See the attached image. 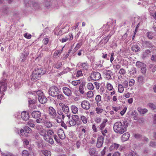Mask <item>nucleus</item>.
<instances>
[{
  "label": "nucleus",
  "mask_w": 156,
  "mask_h": 156,
  "mask_svg": "<svg viewBox=\"0 0 156 156\" xmlns=\"http://www.w3.org/2000/svg\"><path fill=\"white\" fill-rule=\"evenodd\" d=\"M131 49L132 50L135 52H136L139 51L140 50V48L137 45H133L132 48Z\"/></svg>",
  "instance_id": "nucleus-30"
},
{
  "label": "nucleus",
  "mask_w": 156,
  "mask_h": 156,
  "mask_svg": "<svg viewBox=\"0 0 156 156\" xmlns=\"http://www.w3.org/2000/svg\"><path fill=\"white\" fill-rule=\"evenodd\" d=\"M151 52L150 50L147 49L144 51L143 54V58L146 57Z\"/></svg>",
  "instance_id": "nucleus-41"
},
{
  "label": "nucleus",
  "mask_w": 156,
  "mask_h": 156,
  "mask_svg": "<svg viewBox=\"0 0 156 156\" xmlns=\"http://www.w3.org/2000/svg\"><path fill=\"white\" fill-rule=\"evenodd\" d=\"M106 87L107 89L110 91L112 90L113 88L112 85L109 83L107 84Z\"/></svg>",
  "instance_id": "nucleus-52"
},
{
  "label": "nucleus",
  "mask_w": 156,
  "mask_h": 156,
  "mask_svg": "<svg viewBox=\"0 0 156 156\" xmlns=\"http://www.w3.org/2000/svg\"><path fill=\"white\" fill-rule=\"evenodd\" d=\"M36 119H37L36 120V122L38 123H41L43 122H44V119H43L40 118Z\"/></svg>",
  "instance_id": "nucleus-59"
},
{
  "label": "nucleus",
  "mask_w": 156,
  "mask_h": 156,
  "mask_svg": "<svg viewBox=\"0 0 156 156\" xmlns=\"http://www.w3.org/2000/svg\"><path fill=\"white\" fill-rule=\"evenodd\" d=\"M87 88L90 90H93L94 89V87L91 83H88L87 86Z\"/></svg>",
  "instance_id": "nucleus-42"
},
{
  "label": "nucleus",
  "mask_w": 156,
  "mask_h": 156,
  "mask_svg": "<svg viewBox=\"0 0 156 156\" xmlns=\"http://www.w3.org/2000/svg\"><path fill=\"white\" fill-rule=\"evenodd\" d=\"M121 84H122L123 85V87H124L125 88H127L128 87V82L126 80H124L122 82Z\"/></svg>",
  "instance_id": "nucleus-51"
},
{
  "label": "nucleus",
  "mask_w": 156,
  "mask_h": 156,
  "mask_svg": "<svg viewBox=\"0 0 156 156\" xmlns=\"http://www.w3.org/2000/svg\"><path fill=\"white\" fill-rule=\"evenodd\" d=\"M49 41V39L48 38H44L43 41V42L44 45H47Z\"/></svg>",
  "instance_id": "nucleus-63"
},
{
  "label": "nucleus",
  "mask_w": 156,
  "mask_h": 156,
  "mask_svg": "<svg viewBox=\"0 0 156 156\" xmlns=\"http://www.w3.org/2000/svg\"><path fill=\"white\" fill-rule=\"evenodd\" d=\"M136 65L138 67L141 68L144 66H146L145 64L139 61H137L136 62Z\"/></svg>",
  "instance_id": "nucleus-35"
},
{
  "label": "nucleus",
  "mask_w": 156,
  "mask_h": 156,
  "mask_svg": "<svg viewBox=\"0 0 156 156\" xmlns=\"http://www.w3.org/2000/svg\"><path fill=\"white\" fill-rule=\"evenodd\" d=\"M111 36V35H108L107 37H104L102 41H101L99 44H101L103 43L104 44H105L108 42L109 39L110 38Z\"/></svg>",
  "instance_id": "nucleus-25"
},
{
  "label": "nucleus",
  "mask_w": 156,
  "mask_h": 156,
  "mask_svg": "<svg viewBox=\"0 0 156 156\" xmlns=\"http://www.w3.org/2000/svg\"><path fill=\"white\" fill-rule=\"evenodd\" d=\"M150 146L153 147H156V143L153 141H151L149 144Z\"/></svg>",
  "instance_id": "nucleus-64"
},
{
  "label": "nucleus",
  "mask_w": 156,
  "mask_h": 156,
  "mask_svg": "<svg viewBox=\"0 0 156 156\" xmlns=\"http://www.w3.org/2000/svg\"><path fill=\"white\" fill-rule=\"evenodd\" d=\"M24 129L27 133H30L32 132V130L28 126H26L24 128Z\"/></svg>",
  "instance_id": "nucleus-57"
},
{
  "label": "nucleus",
  "mask_w": 156,
  "mask_h": 156,
  "mask_svg": "<svg viewBox=\"0 0 156 156\" xmlns=\"http://www.w3.org/2000/svg\"><path fill=\"white\" fill-rule=\"evenodd\" d=\"M83 76V74L82 73L81 70H78L76 73V76L77 77H79L82 76Z\"/></svg>",
  "instance_id": "nucleus-56"
},
{
  "label": "nucleus",
  "mask_w": 156,
  "mask_h": 156,
  "mask_svg": "<svg viewBox=\"0 0 156 156\" xmlns=\"http://www.w3.org/2000/svg\"><path fill=\"white\" fill-rule=\"evenodd\" d=\"M62 49L61 50H56L54 54V57H57V56H58L59 55V54H60L62 52Z\"/></svg>",
  "instance_id": "nucleus-49"
},
{
  "label": "nucleus",
  "mask_w": 156,
  "mask_h": 156,
  "mask_svg": "<svg viewBox=\"0 0 156 156\" xmlns=\"http://www.w3.org/2000/svg\"><path fill=\"white\" fill-rule=\"evenodd\" d=\"M31 116L34 118L38 119L41 117V113L39 111H34L31 113Z\"/></svg>",
  "instance_id": "nucleus-17"
},
{
  "label": "nucleus",
  "mask_w": 156,
  "mask_h": 156,
  "mask_svg": "<svg viewBox=\"0 0 156 156\" xmlns=\"http://www.w3.org/2000/svg\"><path fill=\"white\" fill-rule=\"evenodd\" d=\"M2 156H16L10 152H3L0 151Z\"/></svg>",
  "instance_id": "nucleus-32"
},
{
  "label": "nucleus",
  "mask_w": 156,
  "mask_h": 156,
  "mask_svg": "<svg viewBox=\"0 0 156 156\" xmlns=\"http://www.w3.org/2000/svg\"><path fill=\"white\" fill-rule=\"evenodd\" d=\"M59 90L55 86L51 87L48 90V93L50 95L53 97H56L59 93Z\"/></svg>",
  "instance_id": "nucleus-4"
},
{
  "label": "nucleus",
  "mask_w": 156,
  "mask_h": 156,
  "mask_svg": "<svg viewBox=\"0 0 156 156\" xmlns=\"http://www.w3.org/2000/svg\"><path fill=\"white\" fill-rule=\"evenodd\" d=\"M95 122L97 123H100L101 121V119L98 117H97L94 119Z\"/></svg>",
  "instance_id": "nucleus-62"
},
{
  "label": "nucleus",
  "mask_w": 156,
  "mask_h": 156,
  "mask_svg": "<svg viewBox=\"0 0 156 156\" xmlns=\"http://www.w3.org/2000/svg\"><path fill=\"white\" fill-rule=\"evenodd\" d=\"M48 113L51 118L55 119L56 118L57 116L56 111L53 107H49Z\"/></svg>",
  "instance_id": "nucleus-9"
},
{
  "label": "nucleus",
  "mask_w": 156,
  "mask_h": 156,
  "mask_svg": "<svg viewBox=\"0 0 156 156\" xmlns=\"http://www.w3.org/2000/svg\"><path fill=\"white\" fill-rule=\"evenodd\" d=\"M43 68L41 66L39 65L35 68L34 71L35 72V73L41 76L44 74V72H43Z\"/></svg>",
  "instance_id": "nucleus-14"
},
{
  "label": "nucleus",
  "mask_w": 156,
  "mask_h": 156,
  "mask_svg": "<svg viewBox=\"0 0 156 156\" xmlns=\"http://www.w3.org/2000/svg\"><path fill=\"white\" fill-rule=\"evenodd\" d=\"M33 1L31 0H25L24 3L27 7H32Z\"/></svg>",
  "instance_id": "nucleus-31"
},
{
  "label": "nucleus",
  "mask_w": 156,
  "mask_h": 156,
  "mask_svg": "<svg viewBox=\"0 0 156 156\" xmlns=\"http://www.w3.org/2000/svg\"><path fill=\"white\" fill-rule=\"evenodd\" d=\"M82 68L86 70H87L88 69V66L86 62L82 63H81Z\"/></svg>",
  "instance_id": "nucleus-36"
},
{
  "label": "nucleus",
  "mask_w": 156,
  "mask_h": 156,
  "mask_svg": "<svg viewBox=\"0 0 156 156\" xmlns=\"http://www.w3.org/2000/svg\"><path fill=\"white\" fill-rule=\"evenodd\" d=\"M62 90L64 93L67 96H70L72 94L71 90L69 88L65 87L62 88Z\"/></svg>",
  "instance_id": "nucleus-18"
},
{
  "label": "nucleus",
  "mask_w": 156,
  "mask_h": 156,
  "mask_svg": "<svg viewBox=\"0 0 156 156\" xmlns=\"http://www.w3.org/2000/svg\"><path fill=\"white\" fill-rule=\"evenodd\" d=\"M57 112L59 115L62 116V119L64 120V119L65 116L63 114V112L61 110H58L57 111Z\"/></svg>",
  "instance_id": "nucleus-43"
},
{
  "label": "nucleus",
  "mask_w": 156,
  "mask_h": 156,
  "mask_svg": "<svg viewBox=\"0 0 156 156\" xmlns=\"http://www.w3.org/2000/svg\"><path fill=\"white\" fill-rule=\"evenodd\" d=\"M128 124L126 120L116 122L114 125V130L116 133L122 134L127 131Z\"/></svg>",
  "instance_id": "nucleus-1"
},
{
  "label": "nucleus",
  "mask_w": 156,
  "mask_h": 156,
  "mask_svg": "<svg viewBox=\"0 0 156 156\" xmlns=\"http://www.w3.org/2000/svg\"><path fill=\"white\" fill-rule=\"evenodd\" d=\"M88 151L89 154L91 156L95 154L96 152V149L94 148H90L88 149Z\"/></svg>",
  "instance_id": "nucleus-28"
},
{
  "label": "nucleus",
  "mask_w": 156,
  "mask_h": 156,
  "mask_svg": "<svg viewBox=\"0 0 156 156\" xmlns=\"http://www.w3.org/2000/svg\"><path fill=\"white\" fill-rule=\"evenodd\" d=\"M104 137L102 136L99 137L97 140L96 147L99 148L101 147L103 144Z\"/></svg>",
  "instance_id": "nucleus-13"
},
{
  "label": "nucleus",
  "mask_w": 156,
  "mask_h": 156,
  "mask_svg": "<svg viewBox=\"0 0 156 156\" xmlns=\"http://www.w3.org/2000/svg\"><path fill=\"white\" fill-rule=\"evenodd\" d=\"M52 132L53 133V134H52V135L51 136V138L50 137H48V140L47 141V142L49 143V144H54V140L53 139V138L54 137L55 140V141L57 142V143H59L60 142V140L58 138V136H57L54 133L53 131H52Z\"/></svg>",
  "instance_id": "nucleus-5"
},
{
  "label": "nucleus",
  "mask_w": 156,
  "mask_h": 156,
  "mask_svg": "<svg viewBox=\"0 0 156 156\" xmlns=\"http://www.w3.org/2000/svg\"><path fill=\"white\" fill-rule=\"evenodd\" d=\"M37 99V97H35V98H29L28 100L29 102V106L32 109H34L36 107L35 105H34L36 102V100Z\"/></svg>",
  "instance_id": "nucleus-7"
},
{
  "label": "nucleus",
  "mask_w": 156,
  "mask_h": 156,
  "mask_svg": "<svg viewBox=\"0 0 156 156\" xmlns=\"http://www.w3.org/2000/svg\"><path fill=\"white\" fill-rule=\"evenodd\" d=\"M153 33L152 32H148L147 33V37L150 39H152L153 37Z\"/></svg>",
  "instance_id": "nucleus-53"
},
{
  "label": "nucleus",
  "mask_w": 156,
  "mask_h": 156,
  "mask_svg": "<svg viewBox=\"0 0 156 156\" xmlns=\"http://www.w3.org/2000/svg\"><path fill=\"white\" fill-rule=\"evenodd\" d=\"M124 88L125 87H123V85L122 84L119 83L118 85V91L119 92L122 93L124 91Z\"/></svg>",
  "instance_id": "nucleus-29"
},
{
  "label": "nucleus",
  "mask_w": 156,
  "mask_h": 156,
  "mask_svg": "<svg viewBox=\"0 0 156 156\" xmlns=\"http://www.w3.org/2000/svg\"><path fill=\"white\" fill-rule=\"evenodd\" d=\"M119 146V144L114 143L110 147L109 149L111 150H112L113 149H117Z\"/></svg>",
  "instance_id": "nucleus-33"
},
{
  "label": "nucleus",
  "mask_w": 156,
  "mask_h": 156,
  "mask_svg": "<svg viewBox=\"0 0 156 156\" xmlns=\"http://www.w3.org/2000/svg\"><path fill=\"white\" fill-rule=\"evenodd\" d=\"M70 108L72 112L74 114H76L77 113L78 108L75 105H72L71 106Z\"/></svg>",
  "instance_id": "nucleus-26"
},
{
  "label": "nucleus",
  "mask_w": 156,
  "mask_h": 156,
  "mask_svg": "<svg viewBox=\"0 0 156 156\" xmlns=\"http://www.w3.org/2000/svg\"><path fill=\"white\" fill-rule=\"evenodd\" d=\"M44 123L45 126L48 128H51L52 126V124L50 121H46Z\"/></svg>",
  "instance_id": "nucleus-44"
},
{
  "label": "nucleus",
  "mask_w": 156,
  "mask_h": 156,
  "mask_svg": "<svg viewBox=\"0 0 156 156\" xmlns=\"http://www.w3.org/2000/svg\"><path fill=\"white\" fill-rule=\"evenodd\" d=\"M0 90L2 92L5 91L7 89V84L5 83V80H3L0 81Z\"/></svg>",
  "instance_id": "nucleus-11"
},
{
  "label": "nucleus",
  "mask_w": 156,
  "mask_h": 156,
  "mask_svg": "<svg viewBox=\"0 0 156 156\" xmlns=\"http://www.w3.org/2000/svg\"><path fill=\"white\" fill-rule=\"evenodd\" d=\"M81 83V81L80 80L76 81H73L72 82V84L74 86H76Z\"/></svg>",
  "instance_id": "nucleus-48"
},
{
  "label": "nucleus",
  "mask_w": 156,
  "mask_h": 156,
  "mask_svg": "<svg viewBox=\"0 0 156 156\" xmlns=\"http://www.w3.org/2000/svg\"><path fill=\"white\" fill-rule=\"evenodd\" d=\"M73 38V35L71 33H69L68 35H67L65 37L62 38L61 42L62 43L66 42L68 40L71 41Z\"/></svg>",
  "instance_id": "nucleus-16"
},
{
  "label": "nucleus",
  "mask_w": 156,
  "mask_h": 156,
  "mask_svg": "<svg viewBox=\"0 0 156 156\" xmlns=\"http://www.w3.org/2000/svg\"><path fill=\"white\" fill-rule=\"evenodd\" d=\"M53 2L52 0H44L43 4L44 6L48 9L54 7Z\"/></svg>",
  "instance_id": "nucleus-6"
},
{
  "label": "nucleus",
  "mask_w": 156,
  "mask_h": 156,
  "mask_svg": "<svg viewBox=\"0 0 156 156\" xmlns=\"http://www.w3.org/2000/svg\"><path fill=\"white\" fill-rule=\"evenodd\" d=\"M37 129H38L39 133L43 137V139L46 141L48 140V137L51 138V136L53 134L52 130L50 129L46 130L42 127Z\"/></svg>",
  "instance_id": "nucleus-2"
},
{
  "label": "nucleus",
  "mask_w": 156,
  "mask_h": 156,
  "mask_svg": "<svg viewBox=\"0 0 156 156\" xmlns=\"http://www.w3.org/2000/svg\"><path fill=\"white\" fill-rule=\"evenodd\" d=\"M101 97L100 95H97L95 98V100L97 102H100L101 101Z\"/></svg>",
  "instance_id": "nucleus-54"
},
{
  "label": "nucleus",
  "mask_w": 156,
  "mask_h": 156,
  "mask_svg": "<svg viewBox=\"0 0 156 156\" xmlns=\"http://www.w3.org/2000/svg\"><path fill=\"white\" fill-rule=\"evenodd\" d=\"M80 119L84 123H86L87 122V119L86 117L83 115H82L80 117Z\"/></svg>",
  "instance_id": "nucleus-45"
},
{
  "label": "nucleus",
  "mask_w": 156,
  "mask_h": 156,
  "mask_svg": "<svg viewBox=\"0 0 156 156\" xmlns=\"http://www.w3.org/2000/svg\"><path fill=\"white\" fill-rule=\"evenodd\" d=\"M101 130V133L103 136H107L106 134H107L108 133L107 128H105V129H103Z\"/></svg>",
  "instance_id": "nucleus-50"
},
{
  "label": "nucleus",
  "mask_w": 156,
  "mask_h": 156,
  "mask_svg": "<svg viewBox=\"0 0 156 156\" xmlns=\"http://www.w3.org/2000/svg\"><path fill=\"white\" fill-rule=\"evenodd\" d=\"M24 147L25 148H28L29 146V142L26 139H24L23 140Z\"/></svg>",
  "instance_id": "nucleus-38"
},
{
  "label": "nucleus",
  "mask_w": 156,
  "mask_h": 156,
  "mask_svg": "<svg viewBox=\"0 0 156 156\" xmlns=\"http://www.w3.org/2000/svg\"><path fill=\"white\" fill-rule=\"evenodd\" d=\"M60 106L62 108L63 112L66 114H67L69 112V108L68 106L62 103H59Z\"/></svg>",
  "instance_id": "nucleus-15"
},
{
  "label": "nucleus",
  "mask_w": 156,
  "mask_h": 156,
  "mask_svg": "<svg viewBox=\"0 0 156 156\" xmlns=\"http://www.w3.org/2000/svg\"><path fill=\"white\" fill-rule=\"evenodd\" d=\"M138 110L139 113L142 114H144L147 112V110L146 108L143 109L140 108H138Z\"/></svg>",
  "instance_id": "nucleus-34"
},
{
  "label": "nucleus",
  "mask_w": 156,
  "mask_h": 156,
  "mask_svg": "<svg viewBox=\"0 0 156 156\" xmlns=\"http://www.w3.org/2000/svg\"><path fill=\"white\" fill-rule=\"evenodd\" d=\"M41 76L35 73V72L33 71L31 76V79L33 80H38Z\"/></svg>",
  "instance_id": "nucleus-23"
},
{
  "label": "nucleus",
  "mask_w": 156,
  "mask_h": 156,
  "mask_svg": "<svg viewBox=\"0 0 156 156\" xmlns=\"http://www.w3.org/2000/svg\"><path fill=\"white\" fill-rule=\"evenodd\" d=\"M35 94L38 96V101L40 103L42 104H44L47 101V99L46 97L44 95L42 92L40 90H38L36 91H34Z\"/></svg>",
  "instance_id": "nucleus-3"
},
{
  "label": "nucleus",
  "mask_w": 156,
  "mask_h": 156,
  "mask_svg": "<svg viewBox=\"0 0 156 156\" xmlns=\"http://www.w3.org/2000/svg\"><path fill=\"white\" fill-rule=\"evenodd\" d=\"M146 66H144L141 68V72L143 74H145L146 72Z\"/></svg>",
  "instance_id": "nucleus-60"
},
{
  "label": "nucleus",
  "mask_w": 156,
  "mask_h": 156,
  "mask_svg": "<svg viewBox=\"0 0 156 156\" xmlns=\"http://www.w3.org/2000/svg\"><path fill=\"white\" fill-rule=\"evenodd\" d=\"M126 156H138V155L133 151L130 152L129 154L126 155Z\"/></svg>",
  "instance_id": "nucleus-58"
},
{
  "label": "nucleus",
  "mask_w": 156,
  "mask_h": 156,
  "mask_svg": "<svg viewBox=\"0 0 156 156\" xmlns=\"http://www.w3.org/2000/svg\"><path fill=\"white\" fill-rule=\"evenodd\" d=\"M107 121V119H105L104 120L102 123L99 125V129L100 130H102L104 129L106 125V123Z\"/></svg>",
  "instance_id": "nucleus-27"
},
{
  "label": "nucleus",
  "mask_w": 156,
  "mask_h": 156,
  "mask_svg": "<svg viewBox=\"0 0 156 156\" xmlns=\"http://www.w3.org/2000/svg\"><path fill=\"white\" fill-rule=\"evenodd\" d=\"M58 136L60 139L63 140L66 137L64 131L62 129H59L58 132Z\"/></svg>",
  "instance_id": "nucleus-21"
},
{
  "label": "nucleus",
  "mask_w": 156,
  "mask_h": 156,
  "mask_svg": "<svg viewBox=\"0 0 156 156\" xmlns=\"http://www.w3.org/2000/svg\"><path fill=\"white\" fill-rule=\"evenodd\" d=\"M21 117L23 120L27 121L29 119L30 116L28 112L25 111H24L22 112Z\"/></svg>",
  "instance_id": "nucleus-19"
},
{
  "label": "nucleus",
  "mask_w": 156,
  "mask_h": 156,
  "mask_svg": "<svg viewBox=\"0 0 156 156\" xmlns=\"http://www.w3.org/2000/svg\"><path fill=\"white\" fill-rule=\"evenodd\" d=\"M29 153L28 151L25 150H23L22 153V156H29Z\"/></svg>",
  "instance_id": "nucleus-61"
},
{
  "label": "nucleus",
  "mask_w": 156,
  "mask_h": 156,
  "mask_svg": "<svg viewBox=\"0 0 156 156\" xmlns=\"http://www.w3.org/2000/svg\"><path fill=\"white\" fill-rule=\"evenodd\" d=\"M81 107L85 110L89 109L90 107L89 102L87 101L84 100L82 102L81 104Z\"/></svg>",
  "instance_id": "nucleus-10"
},
{
  "label": "nucleus",
  "mask_w": 156,
  "mask_h": 156,
  "mask_svg": "<svg viewBox=\"0 0 156 156\" xmlns=\"http://www.w3.org/2000/svg\"><path fill=\"white\" fill-rule=\"evenodd\" d=\"M42 154L45 156H51V153L50 151L43 150L42 151Z\"/></svg>",
  "instance_id": "nucleus-37"
},
{
  "label": "nucleus",
  "mask_w": 156,
  "mask_h": 156,
  "mask_svg": "<svg viewBox=\"0 0 156 156\" xmlns=\"http://www.w3.org/2000/svg\"><path fill=\"white\" fill-rule=\"evenodd\" d=\"M95 111L97 113L99 114L103 112L104 111V110L101 108L97 107L95 108Z\"/></svg>",
  "instance_id": "nucleus-40"
},
{
  "label": "nucleus",
  "mask_w": 156,
  "mask_h": 156,
  "mask_svg": "<svg viewBox=\"0 0 156 156\" xmlns=\"http://www.w3.org/2000/svg\"><path fill=\"white\" fill-rule=\"evenodd\" d=\"M0 12L3 15H8L10 14V11L9 8L5 6L1 8L0 9Z\"/></svg>",
  "instance_id": "nucleus-12"
},
{
  "label": "nucleus",
  "mask_w": 156,
  "mask_h": 156,
  "mask_svg": "<svg viewBox=\"0 0 156 156\" xmlns=\"http://www.w3.org/2000/svg\"><path fill=\"white\" fill-rule=\"evenodd\" d=\"M58 100H62L64 98V96L62 94H58L56 96Z\"/></svg>",
  "instance_id": "nucleus-46"
},
{
  "label": "nucleus",
  "mask_w": 156,
  "mask_h": 156,
  "mask_svg": "<svg viewBox=\"0 0 156 156\" xmlns=\"http://www.w3.org/2000/svg\"><path fill=\"white\" fill-rule=\"evenodd\" d=\"M130 137L129 133L126 132L124 133L121 136V138L122 141L124 142L127 140Z\"/></svg>",
  "instance_id": "nucleus-20"
},
{
  "label": "nucleus",
  "mask_w": 156,
  "mask_h": 156,
  "mask_svg": "<svg viewBox=\"0 0 156 156\" xmlns=\"http://www.w3.org/2000/svg\"><path fill=\"white\" fill-rule=\"evenodd\" d=\"M72 119L76 122H77L80 119L79 116L77 115H72Z\"/></svg>",
  "instance_id": "nucleus-39"
},
{
  "label": "nucleus",
  "mask_w": 156,
  "mask_h": 156,
  "mask_svg": "<svg viewBox=\"0 0 156 156\" xmlns=\"http://www.w3.org/2000/svg\"><path fill=\"white\" fill-rule=\"evenodd\" d=\"M90 77L93 80H98L101 78V76L100 73L96 72L91 73Z\"/></svg>",
  "instance_id": "nucleus-8"
},
{
  "label": "nucleus",
  "mask_w": 156,
  "mask_h": 156,
  "mask_svg": "<svg viewBox=\"0 0 156 156\" xmlns=\"http://www.w3.org/2000/svg\"><path fill=\"white\" fill-rule=\"evenodd\" d=\"M135 83V81L133 79H131L129 82V86L130 87H132L133 86Z\"/></svg>",
  "instance_id": "nucleus-55"
},
{
  "label": "nucleus",
  "mask_w": 156,
  "mask_h": 156,
  "mask_svg": "<svg viewBox=\"0 0 156 156\" xmlns=\"http://www.w3.org/2000/svg\"><path fill=\"white\" fill-rule=\"evenodd\" d=\"M112 72L110 70H107L106 74L105 79L106 80H109L112 79L111 76L112 75Z\"/></svg>",
  "instance_id": "nucleus-22"
},
{
  "label": "nucleus",
  "mask_w": 156,
  "mask_h": 156,
  "mask_svg": "<svg viewBox=\"0 0 156 156\" xmlns=\"http://www.w3.org/2000/svg\"><path fill=\"white\" fill-rule=\"evenodd\" d=\"M87 96L89 98L92 97L94 96V94L92 91L90 90L87 93Z\"/></svg>",
  "instance_id": "nucleus-47"
},
{
  "label": "nucleus",
  "mask_w": 156,
  "mask_h": 156,
  "mask_svg": "<svg viewBox=\"0 0 156 156\" xmlns=\"http://www.w3.org/2000/svg\"><path fill=\"white\" fill-rule=\"evenodd\" d=\"M76 122H75L72 119L69 121L66 122V124L69 127H70L71 126H74L76 125Z\"/></svg>",
  "instance_id": "nucleus-24"
}]
</instances>
